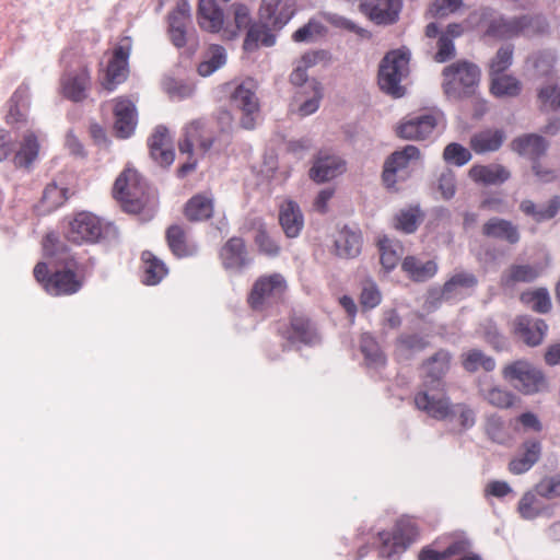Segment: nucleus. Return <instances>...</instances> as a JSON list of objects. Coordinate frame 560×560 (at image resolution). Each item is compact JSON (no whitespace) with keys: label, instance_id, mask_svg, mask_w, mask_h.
I'll return each mask as SVG.
<instances>
[{"label":"nucleus","instance_id":"obj_1","mask_svg":"<svg viewBox=\"0 0 560 560\" xmlns=\"http://www.w3.org/2000/svg\"><path fill=\"white\" fill-rule=\"evenodd\" d=\"M415 405L419 410L427 412L436 420H458L464 430L472 428L476 423V413L466 404H452L444 395L418 392L415 396Z\"/></svg>","mask_w":560,"mask_h":560},{"label":"nucleus","instance_id":"obj_2","mask_svg":"<svg viewBox=\"0 0 560 560\" xmlns=\"http://www.w3.org/2000/svg\"><path fill=\"white\" fill-rule=\"evenodd\" d=\"M410 52L406 48L387 52L380 63L378 85L386 94L399 98L406 93L402 81L409 74Z\"/></svg>","mask_w":560,"mask_h":560},{"label":"nucleus","instance_id":"obj_3","mask_svg":"<svg viewBox=\"0 0 560 560\" xmlns=\"http://www.w3.org/2000/svg\"><path fill=\"white\" fill-rule=\"evenodd\" d=\"M501 374L504 381L524 395H534L548 388L544 372L526 359L505 364Z\"/></svg>","mask_w":560,"mask_h":560},{"label":"nucleus","instance_id":"obj_4","mask_svg":"<svg viewBox=\"0 0 560 560\" xmlns=\"http://www.w3.org/2000/svg\"><path fill=\"white\" fill-rule=\"evenodd\" d=\"M442 88L452 100L470 96L475 93L480 79L479 68L468 61H457L443 69Z\"/></svg>","mask_w":560,"mask_h":560},{"label":"nucleus","instance_id":"obj_5","mask_svg":"<svg viewBox=\"0 0 560 560\" xmlns=\"http://www.w3.org/2000/svg\"><path fill=\"white\" fill-rule=\"evenodd\" d=\"M232 109L241 113L240 127L254 130L260 119V104L257 96V84L253 79H245L232 84L229 96Z\"/></svg>","mask_w":560,"mask_h":560},{"label":"nucleus","instance_id":"obj_6","mask_svg":"<svg viewBox=\"0 0 560 560\" xmlns=\"http://www.w3.org/2000/svg\"><path fill=\"white\" fill-rule=\"evenodd\" d=\"M113 194L126 212L138 213L145 202V184L136 170L126 168L116 179Z\"/></svg>","mask_w":560,"mask_h":560},{"label":"nucleus","instance_id":"obj_7","mask_svg":"<svg viewBox=\"0 0 560 560\" xmlns=\"http://www.w3.org/2000/svg\"><path fill=\"white\" fill-rule=\"evenodd\" d=\"M452 354L444 349L436 351L421 365L422 389L430 394L444 395L443 378L451 368Z\"/></svg>","mask_w":560,"mask_h":560},{"label":"nucleus","instance_id":"obj_8","mask_svg":"<svg viewBox=\"0 0 560 560\" xmlns=\"http://www.w3.org/2000/svg\"><path fill=\"white\" fill-rule=\"evenodd\" d=\"M439 114L425 112L405 117L396 127V133L405 140L428 139L438 126Z\"/></svg>","mask_w":560,"mask_h":560},{"label":"nucleus","instance_id":"obj_9","mask_svg":"<svg viewBox=\"0 0 560 560\" xmlns=\"http://www.w3.org/2000/svg\"><path fill=\"white\" fill-rule=\"evenodd\" d=\"M420 159V150L415 145L392 153L384 163L383 180L387 187H394L398 180L408 176L407 168L410 163Z\"/></svg>","mask_w":560,"mask_h":560},{"label":"nucleus","instance_id":"obj_10","mask_svg":"<svg viewBox=\"0 0 560 560\" xmlns=\"http://www.w3.org/2000/svg\"><path fill=\"white\" fill-rule=\"evenodd\" d=\"M102 234L101 220L90 212H80L69 222L66 237L74 244H83L97 242Z\"/></svg>","mask_w":560,"mask_h":560},{"label":"nucleus","instance_id":"obj_11","mask_svg":"<svg viewBox=\"0 0 560 560\" xmlns=\"http://www.w3.org/2000/svg\"><path fill=\"white\" fill-rule=\"evenodd\" d=\"M285 289L287 283L281 275L262 277L254 284L248 302L253 308L261 310L265 305L278 301Z\"/></svg>","mask_w":560,"mask_h":560},{"label":"nucleus","instance_id":"obj_12","mask_svg":"<svg viewBox=\"0 0 560 560\" xmlns=\"http://www.w3.org/2000/svg\"><path fill=\"white\" fill-rule=\"evenodd\" d=\"M295 0H261L260 22L266 26L282 28L294 15Z\"/></svg>","mask_w":560,"mask_h":560},{"label":"nucleus","instance_id":"obj_13","mask_svg":"<svg viewBox=\"0 0 560 560\" xmlns=\"http://www.w3.org/2000/svg\"><path fill=\"white\" fill-rule=\"evenodd\" d=\"M191 22V7L187 0H178L175 9L168 14V35L177 48L188 43L187 26Z\"/></svg>","mask_w":560,"mask_h":560},{"label":"nucleus","instance_id":"obj_14","mask_svg":"<svg viewBox=\"0 0 560 560\" xmlns=\"http://www.w3.org/2000/svg\"><path fill=\"white\" fill-rule=\"evenodd\" d=\"M346 172V162L338 155L319 152L310 168V177L316 183L329 182Z\"/></svg>","mask_w":560,"mask_h":560},{"label":"nucleus","instance_id":"obj_15","mask_svg":"<svg viewBox=\"0 0 560 560\" xmlns=\"http://www.w3.org/2000/svg\"><path fill=\"white\" fill-rule=\"evenodd\" d=\"M545 320L528 315L517 316L514 320V334L528 347L539 346L547 334Z\"/></svg>","mask_w":560,"mask_h":560},{"label":"nucleus","instance_id":"obj_16","mask_svg":"<svg viewBox=\"0 0 560 560\" xmlns=\"http://www.w3.org/2000/svg\"><path fill=\"white\" fill-rule=\"evenodd\" d=\"M361 11L376 24H392L398 20L401 9L400 0H364Z\"/></svg>","mask_w":560,"mask_h":560},{"label":"nucleus","instance_id":"obj_17","mask_svg":"<svg viewBox=\"0 0 560 560\" xmlns=\"http://www.w3.org/2000/svg\"><path fill=\"white\" fill-rule=\"evenodd\" d=\"M61 93L65 97L81 102L88 97V90L91 85L90 71L82 67L75 71L66 72L60 79Z\"/></svg>","mask_w":560,"mask_h":560},{"label":"nucleus","instance_id":"obj_18","mask_svg":"<svg viewBox=\"0 0 560 560\" xmlns=\"http://www.w3.org/2000/svg\"><path fill=\"white\" fill-rule=\"evenodd\" d=\"M151 158L161 166H170L175 159L172 140L166 127L158 126L149 138Z\"/></svg>","mask_w":560,"mask_h":560},{"label":"nucleus","instance_id":"obj_19","mask_svg":"<svg viewBox=\"0 0 560 560\" xmlns=\"http://www.w3.org/2000/svg\"><path fill=\"white\" fill-rule=\"evenodd\" d=\"M536 488L523 494L517 504V512L523 520L533 521L537 517H552L553 505L546 504Z\"/></svg>","mask_w":560,"mask_h":560},{"label":"nucleus","instance_id":"obj_20","mask_svg":"<svg viewBox=\"0 0 560 560\" xmlns=\"http://www.w3.org/2000/svg\"><path fill=\"white\" fill-rule=\"evenodd\" d=\"M114 128L117 137L121 139L129 138L137 126V112L135 104L129 100L118 98L114 107Z\"/></svg>","mask_w":560,"mask_h":560},{"label":"nucleus","instance_id":"obj_21","mask_svg":"<svg viewBox=\"0 0 560 560\" xmlns=\"http://www.w3.org/2000/svg\"><path fill=\"white\" fill-rule=\"evenodd\" d=\"M199 26L210 33H219L224 27V13L215 0H200L197 11Z\"/></svg>","mask_w":560,"mask_h":560},{"label":"nucleus","instance_id":"obj_22","mask_svg":"<svg viewBox=\"0 0 560 560\" xmlns=\"http://www.w3.org/2000/svg\"><path fill=\"white\" fill-rule=\"evenodd\" d=\"M205 127L206 121L203 119H195L185 127L184 140L178 145L180 153L191 154L195 142H198L203 152H208L212 148L214 139L203 138Z\"/></svg>","mask_w":560,"mask_h":560},{"label":"nucleus","instance_id":"obj_23","mask_svg":"<svg viewBox=\"0 0 560 560\" xmlns=\"http://www.w3.org/2000/svg\"><path fill=\"white\" fill-rule=\"evenodd\" d=\"M222 264L226 269L241 270L250 261L245 243L240 237L230 238L220 252Z\"/></svg>","mask_w":560,"mask_h":560},{"label":"nucleus","instance_id":"obj_24","mask_svg":"<svg viewBox=\"0 0 560 560\" xmlns=\"http://www.w3.org/2000/svg\"><path fill=\"white\" fill-rule=\"evenodd\" d=\"M279 222L288 237H296L304 226V218L299 205L292 200L281 203L279 210Z\"/></svg>","mask_w":560,"mask_h":560},{"label":"nucleus","instance_id":"obj_25","mask_svg":"<svg viewBox=\"0 0 560 560\" xmlns=\"http://www.w3.org/2000/svg\"><path fill=\"white\" fill-rule=\"evenodd\" d=\"M362 247V236L357 229L343 226L335 237V252L341 258L357 257Z\"/></svg>","mask_w":560,"mask_h":560},{"label":"nucleus","instance_id":"obj_26","mask_svg":"<svg viewBox=\"0 0 560 560\" xmlns=\"http://www.w3.org/2000/svg\"><path fill=\"white\" fill-rule=\"evenodd\" d=\"M511 147L513 151L534 162L546 153L548 142L539 135L528 133L514 139Z\"/></svg>","mask_w":560,"mask_h":560},{"label":"nucleus","instance_id":"obj_27","mask_svg":"<svg viewBox=\"0 0 560 560\" xmlns=\"http://www.w3.org/2000/svg\"><path fill=\"white\" fill-rule=\"evenodd\" d=\"M541 443L537 440H527L522 445V452L514 457L509 469L514 475H521L528 471L540 458Z\"/></svg>","mask_w":560,"mask_h":560},{"label":"nucleus","instance_id":"obj_28","mask_svg":"<svg viewBox=\"0 0 560 560\" xmlns=\"http://www.w3.org/2000/svg\"><path fill=\"white\" fill-rule=\"evenodd\" d=\"M323 98V88L316 80L310 81L295 95V102L299 103L298 112L305 117L314 114Z\"/></svg>","mask_w":560,"mask_h":560},{"label":"nucleus","instance_id":"obj_29","mask_svg":"<svg viewBox=\"0 0 560 560\" xmlns=\"http://www.w3.org/2000/svg\"><path fill=\"white\" fill-rule=\"evenodd\" d=\"M482 234L487 237L516 244L520 241V232L511 221L501 218H491L482 226Z\"/></svg>","mask_w":560,"mask_h":560},{"label":"nucleus","instance_id":"obj_30","mask_svg":"<svg viewBox=\"0 0 560 560\" xmlns=\"http://www.w3.org/2000/svg\"><path fill=\"white\" fill-rule=\"evenodd\" d=\"M81 288L74 272L71 270L56 271L44 284V289L50 295L73 294Z\"/></svg>","mask_w":560,"mask_h":560},{"label":"nucleus","instance_id":"obj_31","mask_svg":"<svg viewBox=\"0 0 560 560\" xmlns=\"http://www.w3.org/2000/svg\"><path fill=\"white\" fill-rule=\"evenodd\" d=\"M510 172L500 164L474 165L469 170V177L482 185H500L510 178Z\"/></svg>","mask_w":560,"mask_h":560},{"label":"nucleus","instance_id":"obj_32","mask_svg":"<svg viewBox=\"0 0 560 560\" xmlns=\"http://www.w3.org/2000/svg\"><path fill=\"white\" fill-rule=\"evenodd\" d=\"M477 282V278L470 272L455 273L443 285L441 296L445 301L460 299L467 290L476 287Z\"/></svg>","mask_w":560,"mask_h":560},{"label":"nucleus","instance_id":"obj_33","mask_svg":"<svg viewBox=\"0 0 560 560\" xmlns=\"http://www.w3.org/2000/svg\"><path fill=\"white\" fill-rule=\"evenodd\" d=\"M402 270L415 281L423 282L432 278L438 271L434 260L422 261L415 256H407L401 264Z\"/></svg>","mask_w":560,"mask_h":560},{"label":"nucleus","instance_id":"obj_34","mask_svg":"<svg viewBox=\"0 0 560 560\" xmlns=\"http://www.w3.org/2000/svg\"><path fill=\"white\" fill-rule=\"evenodd\" d=\"M271 26H266L265 23L253 24L248 27L246 37L244 39V50L250 52L256 50L259 45L271 47L276 44V36L270 32Z\"/></svg>","mask_w":560,"mask_h":560},{"label":"nucleus","instance_id":"obj_35","mask_svg":"<svg viewBox=\"0 0 560 560\" xmlns=\"http://www.w3.org/2000/svg\"><path fill=\"white\" fill-rule=\"evenodd\" d=\"M505 135L499 129H487L471 137L470 145L476 153L497 151L501 148Z\"/></svg>","mask_w":560,"mask_h":560},{"label":"nucleus","instance_id":"obj_36","mask_svg":"<svg viewBox=\"0 0 560 560\" xmlns=\"http://www.w3.org/2000/svg\"><path fill=\"white\" fill-rule=\"evenodd\" d=\"M289 340L292 345H314L319 340L316 328L304 317H294L291 322Z\"/></svg>","mask_w":560,"mask_h":560},{"label":"nucleus","instance_id":"obj_37","mask_svg":"<svg viewBox=\"0 0 560 560\" xmlns=\"http://www.w3.org/2000/svg\"><path fill=\"white\" fill-rule=\"evenodd\" d=\"M539 265H512L501 278L503 285L510 287L516 282H532L541 273Z\"/></svg>","mask_w":560,"mask_h":560},{"label":"nucleus","instance_id":"obj_38","mask_svg":"<svg viewBox=\"0 0 560 560\" xmlns=\"http://www.w3.org/2000/svg\"><path fill=\"white\" fill-rule=\"evenodd\" d=\"M39 144L33 132H26L14 155V164L18 167L28 168L38 156Z\"/></svg>","mask_w":560,"mask_h":560},{"label":"nucleus","instance_id":"obj_39","mask_svg":"<svg viewBox=\"0 0 560 560\" xmlns=\"http://www.w3.org/2000/svg\"><path fill=\"white\" fill-rule=\"evenodd\" d=\"M226 50L220 45H211L205 52L202 61L198 65V73L209 77L226 63Z\"/></svg>","mask_w":560,"mask_h":560},{"label":"nucleus","instance_id":"obj_40","mask_svg":"<svg viewBox=\"0 0 560 560\" xmlns=\"http://www.w3.org/2000/svg\"><path fill=\"white\" fill-rule=\"evenodd\" d=\"M213 201L206 195H196L188 200L185 207V215L189 221H202L211 218Z\"/></svg>","mask_w":560,"mask_h":560},{"label":"nucleus","instance_id":"obj_41","mask_svg":"<svg viewBox=\"0 0 560 560\" xmlns=\"http://www.w3.org/2000/svg\"><path fill=\"white\" fill-rule=\"evenodd\" d=\"M30 89L27 85L22 84L15 90L10 101V108L7 116L9 124L23 121L25 119Z\"/></svg>","mask_w":560,"mask_h":560},{"label":"nucleus","instance_id":"obj_42","mask_svg":"<svg viewBox=\"0 0 560 560\" xmlns=\"http://www.w3.org/2000/svg\"><path fill=\"white\" fill-rule=\"evenodd\" d=\"M141 258L144 271L143 282L149 285L158 284L167 275L164 262L149 250L143 252Z\"/></svg>","mask_w":560,"mask_h":560},{"label":"nucleus","instance_id":"obj_43","mask_svg":"<svg viewBox=\"0 0 560 560\" xmlns=\"http://www.w3.org/2000/svg\"><path fill=\"white\" fill-rule=\"evenodd\" d=\"M517 36L527 37L545 34L548 31V22L542 15L525 14L515 18Z\"/></svg>","mask_w":560,"mask_h":560},{"label":"nucleus","instance_id":"obj_44","mask_svg":"<svg viewBox=\"0 0 560 560\" xmlns=\"http://www.w3.org/2000/svg\"><path fill=\"white\" fill-rule=\"evenodd\" d=\"M490 79V91L497 97H515L521 93V82L511 74L497 75Z\"/></svg>","mask_w":560,"mask_h":560},{"label":"nucleus","instance_id":"obj_45","mask_svg":"<svg viewBox=\"0 0 560 560\" xmlns=\"http://www.w3.org/2000/svg\"><path fill=\"white\" fill-rule=\"evenodd\" d=\"M463 368L467 372H476L482 369L486 372H491L495 369V360L492 357L485 354L479 349H471L462 355Z\"/></svg>","mask_w":560,"mask_h":560},{"label":"nucleus","instance_id":"obj_46","mask_svg":"<svg viewBox=\"0 0 560 560\" xmlns=\"http://www.w3.org/2000/svg\"><path fill=\"white\" fill-rule=\"evenodd\" d=\"M381 264L387 270L394 269L402 254V247L398 242L384 236L378 240Z\"/></svg>","mask_w":560,"mask_h":560},{"label":"nucleus","instance_id":"obj_47","mask_svg":"<svg viewBox=\"0 0 560 560\" xmlns=\"http://www.w3.org/2000/svg\"><path fill=\"white\" fill-rule=\"evenodd\" d=\"M482 398L491 406L497 408H510L514 405L515 395L500 386L482 388L480 390Z\"/></svg>","mask_w":560,"mask_h":560},{"label":"nucleus","instance_id":"obj_48","mask_svg":"<svg viewBox=\"0 0 560 560\" xmlns=\"http://www.w3.org/2000/svg\"><path fill=\"white\" fill-rule=\"evenodd\" d=\"M360 347L370 365L378 368L385 364V355L372 335L368 332L363 334L361 336Z\"/></svg>","mask_w":560,"mask_h":560},{"label":"nucleus","instance_id":"obj_49","mask_svg":"<svg viewBox=\"0 0 560 560\" xmlns=\"http://www.w3.org/2000/svg\"><path fill=\"white\" fill-rule=\"evenodd\" d=\"M429 342L419 335H401L397 340L399 357L409 359L413 353L420 352L428 347Z\"/></svg>","mask_w":560,"mask_h":560},{"label":"nucleus","instance_id":"obj_50","mask_svg":"<svg viewBox=\"0 0 560 560\" xmlns=\"http://www.w3.org/2000/svg\"><path fill=\"white\" fill-rule=\"evenodd\" d=\"M233 13L235 28L226 26L223 30V37L226 39L235 38L238 35L240 31L250 26V11L245 4L235 3L233 5Z\"/></svg>","mask_w":560,"mask_h":560},{"label":"nucleus","instance_id":"obj_51","mask_svg":"<svg viewBox=\"0 0 560 560\" xmlns=\"http://www.w3.org/2000/svg\"><path fill=\"white\" fill-rule=\"evenodd\" d=\"M166 240L170 249L177 257H184L190 254L186 244L184 230L179 225H172L166 231Z\"/></svg>","mask_w":560,"mask_h":560},{"label":"nucleus","instance_id":"obj_52","mask_svg":"<svg viewBox=\"0 0 560 560\" xmlns=\"http://www.w3.org/2000/svg\"><path fill=\"white\" fill-rule=\"evenodd\" d=\"M378 536L382 541L380 557L385 560H398L400 555L407 549L402 541H399L388 533H380Z\"/></svg>","mask_w":560,"mask_h":560},{"label":"nucleus","instance_id":"obj_53","mask_svg":"<svg viewBox=\"0 0 560 560\" xmlns=\"http://www.w3.org/2000/svg\"><path fill=\"white\" fill-rule=\"evenodd\" d=\"M419 208H408L400 210L395 217V228L404 233H413L420 222Z\"/></svg>","mask_w":560,"mask_h":560},{"label":"nucleus","instance_id":"obj_54","mask_svg":"<svg viewBox=\"0 0 560 560\" xmlns=\"http://www.w3.org/2000/svg\"><path fill=\"white\" fill-rule=\"evenodd\" d=\"M487 34L499 38H510L517 36L515 18H494L487 28Z\"/></svg>","mask_w":560,"mask_h":560},{"label":"nucleus","instance_id":"obj_55","mask_svg":"<svg viewBox=\"0 0 560 560\" xmlns=\"http://www.w3.org/2000/svg\"><path fill=\"white\" fill-rule=\"evenodd\" d=\"M513 60V46L505 45L499 48L489 65L490 78L502 75L510 68Z\"/></svg>","mask_w":560,"mask_h":560},{"label":"nucleus","instance_id":"obj_56","mask_svg":"<svg viewBox=\"0 0 560 560\" xmlns=\"http://www.w3.org/2000/svg\"><path fill=\"white\" fill-rule=\"evenodd\" d=\"M44 253L46 256L56 257V259L66 265L67 267L73 266L72 258L66 253V247L59 245L58 237L54 233H48L43 243Z\"/></svg>","mask_w":560,"mask_h":560},{"label":"nucleus","instance_id":"obj_57","mask_svg":"<svg viewBox=\"0 0 560 560\" xmlns=\"http://www.w3.org/2000/svg\"><path fill=\"white\" fill-rule=\"evenodd\" d=\"M521 300L538 313H547L551 307L550 296L546 289L525 292L522 294Z\"/></svg>","mask_w":560,"mask_h":560},{"label":"nucleus","instance_id":"obj_58","mask_svg":"<svg viewBox=\"0 0 560 560\" xmlns=\"http://www.w3.org/2000/svg\"><path fill=\"white\" fill-rule=\"evenodd\" d=\"M128 65L121 61L110 60L106 71L104 88L113 91L117 84L124 82L127 78Z\"/></svg>","mask_w":560,"mask_h":560},{"label":"nucleus","instance_id":"obj_59","mask_svg":"<svg viewBox=\"0 0 560 560\" xmlns=\"http://www.w3.org/2000/svg\"><path fill=\"white\" fill-rule=\"evenodd\" d=\"M316 56L314 54H305L296 62L292 73L290 74V81L294 85L305 86L307 82V69L315 65Z\"/></svg>","mask_w":560,"mask_h":560},{"label":"nucleus","instance_id":"obj_60","mask_svg":"<svg viewBox=\"0 0 560 560\" xmlns=\"http://www.w3.org/2000/svg\"><path fill=\"white\" fill-rule=\"evenodd\" d=\"M418 528L415 521L410 517L400 518L395 526L393 536L402 541V545L407 548L417 537Z\"/></svg>","mask_w":560,"mask_h":560},{"label":"nucleus","instance_id":"obj_61","mask_svg":"<svg viewBox=\"0 0 560 560\" xmlns=\"http://www.w3.org/2000/svg\"><path fill=\"white\" fill-rule=\"evenodd\" d=\"M485 429L487 435L495 443L505 444L510 440L504 421L497 415L487 418Z\"/></svg>","mask_w":560,"mask_h":560},{"label":"nucleus","instance_id":"obj_62","mask_svg":"<svg viewBox=\"0 0 560 560\" xmlns=\"http://www.w3.org/2000/svg\"><path fill=\"white\" fill-rule=\"evenodd\" d=\"M325 21H327L331 26L340 30H346L348 32L354 33L360 37H369L370 34L365 28L360 27L353 21L332 12H326L323 14Z\"/></svg>","mask_w":560,"mask_h":560},{"label":"nucleus","instance_id":"obj_63","mask_svg":"<svg viewBox=\"0 0 560 560\" xmlns=\"http://www.w3.org/2000/svg\"><path fill=\"white\" fill-rule=\"evenodd\" d=\"M443 158L447 163L462 166L470 161L471 153L462 144L453 142L444 149Z\"/></svg>","mask_w":560,"mask_h":560},{"label":"nucleus","instance_id":"obj_64","mask_svg":"<svg viewBox=\"0 0 560 560\" xmlns=\"http://www.w3.org/2000/svg\"><path fill=\"white\" fill-rule=\"evenodd\" d=\"M535 487L537 492L546 499L560 497V474L544 478Z\"/></svg>","mask_w":560,"mask_h":560}]
</instances>
